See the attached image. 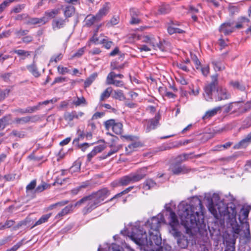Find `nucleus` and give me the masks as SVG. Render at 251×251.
Returning <instances> with one entry per match:
<instances>
[{
    "mask_svg": "<svg viewBox=\"0 0 251 251\" xmlns=\"http://www.w3.org/2000/svg\"><path fill=\"white\" fill-rule=\"evenodd\" d=\"M79 206L80 205H76L75 203V204H69L67 205L56 215L55 219L57 220H60L63 216L72 212L75 207Z\"/></svg>",
    "mask_w": 251,
    "mask_h": 251,
    "instance_id": "nucleus-12",
    "label": "nucleus"
},
{
    "mask_svg": "<svg viewBox=\"0 0 251 251\" xmlns=\"http://www.w3.org/2000/svg\"><path fill=\"white\" fill-rule=\"evenodd\" d=\"M171 10V7L168 4H163L160 5L158 9V14H166L169 13Z\"/></svg>",
    "mask_w": 251,
    "mask_h": 251,
    "instance_id": "nucleus-21",
    "label": "nucleus"
},
{
    "mask_svg": "<svg viewBox=\"0 0 251 251\" xmlns=\"http://www.w3.org/2000/svg\"><path fill=\"white\" fill-rule=\"evenodd\" d=\"M165 42V41H163V42L159 41L158 43H156V48H158L162 51H165L166 49L163 44Z\"/></svg>",
    "mask_w": 251,
    "mask_h": 251,
    "instance_id": "nucleus-60",
    "label": "nucleus"
},
{
    "mask_svg": "<svg viewBox=\"0 0 251 251\" xmlns=\"http://www.w3.org/2000/svg\"><path fill=\"white\" fill-rule=\"evenodd\" d=\"M75 8L73 6L69 5L67 6L64 10V14L66 19L71 17L75 13Z\"/></svg>",
    "mask_w": 251,
    "mask_h": 251,
    "instance_id": "nucleus-23",
    "label": "nucleus"
},
{
    "mask_svg": "<svg viewBox=\"0 0 251 251\" xmlns=\"http://www.w3.org/2000/svg\"><path fill=\"white\" fill-rule=\"evenodd\" d=\"M11 73H6L1 74L0 76L5 82L10 81V77L11 76Z\"/></svg>",
    "mask_w": 251,
    "mask_h": 251,
    "instance_id": "nucleus-53",
    "label": "nucleus"
},
{
    "mask_svg": "<svg viewBox=\"0 0 251 251\" xmlns=\"http://www.w3.org/2000/svg\"><path fill=\"white\" fill-rule=\"evenodd\" d=\"M139 11L137 9L132 8L130 9V14L131 17H138L139 14Z\"/></svg>",
    "mask_w": 251,
    "mask_h": 251,
    "instance_id": "nucleus-62",
    "label": "nucleus"
},
{
    "mask_svg": "<svg viewBox=\"0 0 251 251\" xmlns=\"http://www.w3.org/2000/svg\"><path fill=\"white\" fill-rule=\"evenodd\" d=\"M24 244V240H22L13 246L10 249H8L6 251H16L20 247Z\"/></svg>",
    "mask_w": 251,
    "mask_h": 251,
    "instance_id": "nucleus-51",
    "label": "nucleus"
},
{
    "mask_svg": "<svg viewBox=\"0 0 251 251\" xmlns=\"http://www.w3.org/2000/svg\"><path fill=\"white\" fill-rule=\"evenodd\" d=\"M63 58V54L61 53H59L56 56H52L50 59V62L54 61L57 62L62 59Z\"/></svg>",
    "mask_w": 251,
    "mask_h": 251,
    "instance_id": "nucleus-54",
    "label": "nucleus"
},
{
    "mask_svg": "<svg viewBox=\"0 0 251 251\" xmlns=\"http://www.w3.org/2000/svg\"><path fill=\"white\" fill-rule=\"evenodd\" d=\"M14 123L17 125H24L29 123V116L16 118L15 119Z\"/></svg>",
    "mask_w": 251,
    "mask_h": 251,
    "instance_id": "nucleus-31",
    "label": "nucleus"
},
{
    "mask_svg": "<svg viewBox=\"0 0 251 251\" xmlns=\"http://www.w3.org/2000/svg\"><path fill=\"white\" fill-rule=\"evenodd\" d=\"M165 223V219L162 214L159 213L156 216L152 217L146 223L145 226L149 228V236L148 238L146 231L139 226H131L127 229V234L136 244L139 246H159L162 242L159 233V228L162 224Z\"/></svg>",
    "mask_w": 251,
    "mask_h": 251,
    "instance_id": "nucleus-2",
    "label": "nucleus"
},
{
    "mask_svg": "<svg viewBox=\"0 0 251 251\" xmlns=\"http://www.w3.org/2000/svg\"><path fill=\"white\" fill-rule=\"evenodd\" d=\"M13 51L20 57V60H25L26 58L30 56L32 52L31 51H27L24 50H15Z\"/></svg>",
    "mask_w": 251,
    "mask_h": 251,
    "instance_id": "nucleus-19",
    "label": "nucleus"
},
{
    "mask_svg": "<svg viewBox=\"0 0 251 251\" xmlns=\"http://www.w3.org/2000/svg\"><path fill=\"white\" fill-rule=\"evenodd\" d=\"M15 1H17V0H5L3 1L0 4V13H1L10 3Z\"/></svg>",
    "mask_w": 251,
    "mask_h": 251,
    "instance_id": "nucleus-45",
    "label": "nucleus"
},
{
    "mask_svg": "<svg viewBox=\"0 0 251 251\" xmlns=\"http://www.w3.org/2000/svg\"><path fill=\"white\" fill-rule=\"evenodd\" d=\"M118 63L116 61H112L110 63V67L111 69L120 71L125 68L126 63H124L121 65H118Z\"/></svg>",
    "mask_w": 251,
    "mask_h": 251,
    "instance_id": "nucleus-28",
    "label": "nucleus"
},
{
    "mask_svg": "<svg viewBox=\"0 0 251 251\" xmlns=\"http://www.w3.org/2000/svg\"><path fill=\"white\" fill-rule=\"evenodd\" d=\"M28 18V15L26 13L18 14L15 17V20L17 21H22L23 20H27Z\"/></svg>",
    "mask_w": 251,
    "mask_h": 251,
    "instance_id": "nucleus-52",
    "label": "nucleus"
},
{
    "mask_svg": "<svg viewBox=\"0 0 251 251\" xmlns=\"http://www.w3.org/2000/svg\"><path fill=\"white\" fill-rule=\"evenodd\" d=\"M33 40V37L31 35H27L24 37L22 40L23 43L28 44L31 42Z\"/></svg>",
    "mask_w": 251,
    "mask_h": 251,
    "instance_id": "nucleus-59",
    "label": "nucleus"
},
{
    "mask_svg": "<svg viewBox=\"0 0 251 251\" xmlns=\"http://www.w3.org/2000/svg\"><path fill=\"white\" fill-rule=\"evenodd\" d=\"M190 155V154H187V153H184V154L178 155L176 158V163H180L182 162L187 160L189 158Z\"/></svg>",
    "mask_w": 251,
    "mask_h": 251,
    "instance_id": "nucleus-40",
    "label": "nucleus"
},
{
    "mask_svg": "<svg viewBox=\"0 0 251 251\" xmlns=\"http://www.w3.org/2000/svg\"><path fill=\"white\" fill-rule=\"evenodd\" d=\"M199 10L192 5H190L188 8V13L196 14L199 13Z\"/></svg>",
    "mask_w": 251,
    "mask_h": 251,
    "instance_id": "nucleus-63",
    "label": "nucleus"
},
{
    "mask_svg": "<svg viewBox=\"0 0 251 251\" xmlns=\"http://www.w3.org/2000/svg\"><path fill=\"white\" fill-rule=\"evenodd\" d=\"M105 148V146L104 145H99L97 146H96L93 150L97 153H99L103 151Z\"/></svg>",
    "mask_w": 251,
    "mask_h": 251,
    "instance_id": "nucleus-64",
    "label": "nucleus"
},
{
    "mask_svg": "<svg viewBox=\"0 0 251 251\" xmlns=\"http://www.w3.org/2000/svg\"><path fill=\"white\" fill-rule=\"evenodd\" d=\"M100 44L103 45V47L106 49H109L114 45V43L111 41H108L107 39H103L100 41Z\"/></svg>",
    "mask_w": 251,
    "mask_h": 251,
    "instance_id": "nucleus-39",
    "label": "nucleus"
},
{
    "mask_svg": "<svg viewBox=\"0 0 251 251\" xmlns=\"http://www.w3.org/2000/svg\"><path fill=\"white\" fill-rule=\"evenodd\" d=\"M98 73L97 72H95L91 74L88 77H87L84 83V87L86 88L89 87L98 77Z\"/></svg>",
    "mask_w": 251,
    "mask_h": 251,
    "instance_id": "nucleus-20",
    "label": "nucleus"
},
{
    "mask_svg": "<svg viewBox=\"0 0 251 251\" xmlns=\"http://www.w3.org/2000/svg\"><path fill=\"white\" fill-rule=\"evenodd\" d=\"M133 188V187L131 186V187H129L126 188V189H125L123 191L121 192V193H118V194H116V195H115L112 198H111L110 199V201H112V200H113L114 199H117V198H118L119 197H120L123 194H126L128 193Z\"/></svg>",
    "mask_w": 251,
    "mask_h": 251,
    "instance_id": "nucleus-46",
    "label": "nucleus"
},
{
    "mask_svg": "<svg viewBox=\"0 0 251 251\" xmlns=\"http://www.w3.org/2000/svg\"><path fill=\"white\" fill-rule=\"evenodd\" d=\"M48 22V19L43 17L40 18H31L28 16V18L25 23L26 25H44Z\"/></svg>",
    "mask_w": 251,
    "mask_h": 251,
    "instance_id": "nucleus-10",
    "label": "nucleus"
},
{
    "mask_svg": "<svg viewBox=\"0 0 251 251\" xmlns=\"http://www.w3.org/2000/svg\"><path fill=\"white\" fill-rule=\"evenodd\" d=\"M126 96L128 97H126V95H114L113 98L120 100L124 101L125 104L130 108L135 107L136 104L131 101L132 100V95Z\"/></svg>",
    "mask_w": 251,
    "mask_h": 251,
    "instance_id": "nucleus-11",
    "label": "nucleus"
},
{
    "mask_svg": "<svg viewBox=\"0 0 251 251\" xmlns=\"http://www.w3.org/2000/svg\"><path fill=\"white\" fill-rule=\"evenodd\" d=\"M159 116H156L154 118L149 120L147 124L146 132H150L155 129L159 124Z\"/></svg>",
    "mask_w": 251,
    "mask_h": 251,
    "instance_id": "nucleus-13",
    "label": "nucleus"
},
{
    "mask_svg": "<svg viewBox=\"0 0 251 251\" xmlns=\"http://www.w3.org/2000/svg\"><path fill=\"white\" fill-rule=\"evenodd\" d=\"M221 107H218L207 111L204 114V115L202 117V119L206 120L211 117L214 116V115L217 114L218 111H219Z\"/></svg>",
    "mask_w": 251,
    "mask_h": 251,
    "instance_id": "nucleus-24",
    "label": "nucleus"
},
{
    "mask_svg": "<svg viewBox=\"0 0 251 251\" xmlns=\"http://www.w3.org/2000/svg\"><path fill=\"white\" fill-rule=\"evenodd\" d=\"M60 9H54L51 11L45 12V15L49 18H53L60 13Z\"/></svg>",
    "mask_w": 251,
    "mask_h": 251,
    "instance_id": "nucleus-38",
    "label": "nucleus"
},
{
    "mask_svg": "<svg viewBox=\"0 0 251 251\" xmlns=\"http://www.w3.org/2000/svg\"><path fill=\"white\" fill-rule=\"evenodd\" d=\"M173 205L172 202H170L169 203L166 204L165 205V208L166 211L170 212V216H169V225L170 226H172V224H177L179 223L178 220L177 218V216L175 213L173 211L171 206Z\"/></svg>",
    "mask_w": 251,
    "mask_h": 251,
    "instance_id": "nucleus-9",
    "label": "nucleus"
},
{
    "mask_svg": "<svg viewBox=\"0 0 251 251\" xmlns=\"http://www.w3.org/2000/svg\"><path fill=\"white\" fill-rule=\"evenodd\" d=\"M29 31L28 30H23L20 29L19 31H17L15 33L16 35L18 36L19 37H20L21 36H23L25 35H26L28 33Z\"/></svg>",
    "mask_w": 251,
    "mask_h": 251,
    "instance_id": "nucleus-58",
    "label": "nucleus"
},
{
    "mask_svg": "<svg viewBox=\"0 0 251 251\" xmlns=\"http://www.w3.org/2000/svg\"><path fill=\"white\" fill-rule=\"evenodd\" d=\"M156 183L151 179H147L143 183V188L145 190H150L156 186Z\"/></svg>",
    "mask_w": 251,
    "mask_h": 251,
    "instance_id": "nucleus-25",
    "label": "nucleus"
},
{
    "mask_svg": "<svg viewBox=\"0 0 251 251\" xmlns=\"http://www.w3.org/2000/svg\"><path fill=\"white\" fill-rule=\"evenodd\" d=\"M170 170L174 175H179L188 173L190 169L185 165L176 163L170 166Z\"/></svg>",
    "mask_w": 251,
    "mask_h": 251,
    "instance_id": "nucleus-7",
    "label": "nucleus"
},
{
    "mask_svg": "<svg viewBox=\"0 0 251 251\" xmlns=\"http://www.w3.org/2000/svg\"><path fill=\"white\" fill-rule=\"evenodd\" d=\"M81 164L79 161H75L73 166L70 168L69 171L71 173L79 172L80 170Z\"/></svg>",
    "mask_w": 251,
    "mask_h": 251,
    "instance_id": "nucleus-36",
    "label": "nucleus"
},
{
    "mask_svg": "<svg viewBox=\"0 0 251 251\" xmlns=\"http://www.w3.org/2000/svg\"><path fill=\"white\" fill-rule=\"evenodd\" d=\"M51 214H48L43 215L40 219H39L35 224L33 225L32 227H35L36 226L40 225L43 223H44L48 220L49 218L50 217Z\"/></svg>",
    "mask_w": 251,
    "mask_h": 251,
    "instance_id": "nucleus-32",
    "label": "nucleus"
},
{
    "mask_svg": "<svg viewBox=\"0 0 251 251\" xmlns=\"http://www.w3.org/2000/svg\"><path fill=\"white\" fill-rule=\"evenodd\" d=\"M66 77L59 76L55 77L53 82L51 83V85H54L55 83H60L64 82L66 81Z\"/></svg>",
    "mask_w": 251,
    "mask_h": 251,
    "instance_id": "nucleus-56",
    "label": "nucleus"
},
{
    "mask_svg": "<svg viewBox=\"0 0 251 251\" xmlns=\"http://www.w3.org/2000/svg\"><path fill=\"white\" fill-rule=\"evenodd\" d=\"M147 168L144 167L138 170L135 173H131L121 177L118 182L112 183L113 186L127 185L131 183L137 182L143 178L146 175Z\"/></svg>",
    "mask_w": 251,
    "mask_h": 251,
    "instance_id": "nucleus-5",
    "label": "nucleus"
},
{
    "mask_svg": "<svg viewBox=\"0 0 251 251\" xmlns=\"http://www.w3.org/2000/svg\"><path fill=\"white\" fill-rule=\"evenodd\" d=\"M49 187V184L45 182H42V184L39 185L35 190V193H40L44 190L47 189Z\"/></svg>",
    "mask_w": 251,
    "mask_h": 251,
    "instance_id": "nucleus-43",
    "label": "nucleus"
},
{
    "mask_svg": "<svg viewBox=\"0 0 251 251\" xmlns=\"http://www.w3.org/2000/svg\"><path fill=\"white\" fill-rule=\"evenodd\" d=\"M219 31L223 33L225 35H228L234 31V27L229 28V27L223 26L222 25H221L219 27Z\"/></svg>",
    "mask_w": 251,
    "mask_h": 251,
    "instance_id": "nucleus-37",
    "label": "nucleus"
},
{
    "mask_svg": "<svg viewBox=\"0 0 251 251\" xmlns=\"http://www.w3.org/2000/svg\"><path fill=\"white\" fill-rule=\"evenodd\" d=\"M119 22V17L118 16H114L109 21L106 23V26L108 27H110L112 26L117 25Z\"/></svg>",
    "mask_w": 251,
    "mask_h": 251,
    "instance_id": "nucleus-34",
    "label": "nucleus"
},
{
    "mask_svg": "<svg viewBox=\"0 0 251 251\" xmlns=\"http://www.w3.org/2000/svg\"><path fill=\"white\" fill-rule=\"evenodd\" d=\"M41 117L39 115H34L32 116H29V123H35L40 120Z\"/></svg>",
    "mask_w": 251,
    "mask_h": 251,
    "instance_id": "nucleus-61",
    "label": "nucleus"
},
{
    "mask_svg": "<svg viewBox=\"0 0 251 251\" xmlns=\"http://www.w3.org/2000/svg\"><path fill=\"white\" fill-rule=\"evenodd\" d=\"M108 3H105L96 15L97 19L100 21L104 16H106L109 12L110 8L108 6Z\"/></svg>",
    "mask_w": 251,
    "mask_h": 251,
    "instance_id": "nucleus-17",
    "label": "nucleus"
},
{
    "mask_svg": "<svg viewBox=\"0 0 251 251\" xmlns=\"http://www.w3.org/2000/svg\"><path fill=\"white\" fill-rule=\"evenodd\" d=\"M251 143V132L249 133L247 136L241 140L240 142L241 145H244L245 143Z\"/></svg>",
    "mask_w": 251,
    "mask_h": 251,
    "instance_id": "nucleus-55",
    "label": "nucleus"
},
{
    "mask_svg": "<svg viewBox=\"0 0 251 251\" xmlns=\"http://www.w3.org/2000/svg\"><path fill=\"white\" fill-rule=\"evenodd\" d=\"M230 84L234 88L240 91H244L245 90V86L242 84H241L239 81H231Z\"/></svg>",
    "mask_w": 251,
    "mask_h": 251,
    "instance_id": "nucleus-33",
    "label": "nucleus"
},
{
    "mask_svg": "<svg viewBox=\"0 0 251 251\" xmlns=\"http://www.w3.org/2000/svg\"><path fill=\"white\" fill-rule=\"evenodd\" d=\"M85 50V47L79 49L76 52H75L72 56L71 58H79L84 53Z\"/></svg>",
    "mask_w": 251,
    "mask_h": 251,
    "instance_id": "nucleus-44",
    "label": "nucleus"
},
{
    "mask_svg": "<svg viewBox=\"0 0 251 251\" xmlns=\"http://www.w3.org/2000/svg\"><path fill=\"white\" fill-rule=\"evenodd\" d=\"M106 188H102L92 195L84 197L75 203L76 205L87 204L83 209L84 214H86L98 207L109 195Z\"/></svg>",
    "mask_w": 251,
    "mask_h": 251,
    "instance_id": "nucleus-4",
    "label": "nucleus"
},
{
    "mask_svg": "<svg viewBox=\"0 0 251 251\" xmlns=\"http://www.w3.org/2000/svg\"><path fill=\"white\" fill-rule=\"evenodd\" d=\"M89 16L86 18V24L85 25L87 27L91 26L96 22H99L100 21L97 19V17L96 15H93L90 18L88 19Z\"/></svg>",
    "mask_w": 251,
    "mask_h": 251,
    "instance_id": "nucleus-30",
    "label": "nucleus"
},
{
    "mask_svg": "<svg viewBox=\"0 0 251 251\" xmlns=\"http://www.w3.org/2000/svg\"><path fill=\"white\" fill-rule=\"evenodd\" d=\"M112 130L116 134H121L123 131V125L121 123H115Z\"/></svg>",
    "mask_w": 251,
    "mask_h": 251,
    "instance_id": "nucleus-29",
    "label": "nucleus"
},
{
    "mask_svg": "<svg viewBox=\"0 0 251 251\" xmlns=\"http://www.w3.org/2000/svg\"><path fill=\"white\" fill-rule=\"evenodd\" d=\"M57 100L56 99L53 98L50 100H47L44 101L42 102H39L37 105H35L33 106L30 107H27L26 108V109H27V110H29V112H28L27 113H32L39 110L40 106L41 104L46 105V104L49 103L50 102L53 103L54 102H56Z\"/></svg>",
    "mask_w": 251,
    "mask_h": 251,
    "instance_id": "nucleus-15",
    "label": "nucleus"
},
{
    "mask_svg": "<svg viewBox=\"0 0 251 251\" xmlns=\"http://www.w3.org/2000/svg\"><path fill=\"white\" fill-rule=\"evenodd\" d=\"M250 22V20L247 18L245 17H241L238 19V22L236 24L234 28L240 29L243 27V23H249Z\"/></svg>",
    "mask_w": 251,
    "mask_h": 251,
    "instance_id": "nucleus-27",
    "label": "nucleus"
},
{
    "mask_svg": "<svg viewBox=\"0 0 251 251\" xmlns=\"http://www.w3.org/2000/svg\"><path fill=\"white\" fill-rule=\"evenodd\" d=\"M209 210L216 217L219 215L223 217L224 219L228 220L227 222L229 224L232 229V231L237 234H240L243 237L248 240L251 237L249 224L244 222L248 217L249 210L247 208H242L239 215V220L242 223V228L236 221L237 211L236 207L233 203L226 205L222 201H220V197L218 194H214L211 203L209 205Z\"/></svg>",
    "mask_w": 251,
    "mask_h": 251,
    "instance_id": "nucleus-1",
    "label": "nucleus"
},
{
    "mask_svg": "<svg viewBox=\"0 0 251 251\" xmlns=\"http://www.w3.org/2000/svg\"><path fill=\"white\" fill-rule=\"evenodd\" d=\"M212 82L206 85L204 88V90L206 94H212V93L218 92V78L217 75H213L212 77Z\"/></svg>",
    "mask_w": 251,
    "mask_h": 251,
    "instance_id": "nucleus-8",
    "label": "nucleus"
},
{
    "mask_svg": "<svg viewBox=\"0 0 251 251\" xmlns=\"http://www.w3.org/2000/svg\"><path fill=\"white\" fill-rule=\"evenodd\" d=\"M27 69L31 73V74L35 77H38L40 76V73L38 70L37 67L34 61L30 65L26 66Z\"/></svg>",
    "mask_w": 251,
    "mask_h": 251,
    "instance_id": "nucleus-18",
    "label": "nucleus"
},
{
    "mask_svg": "<svg viewBox=\"0 0 251 251\" xmlns=\"http://www.w3.org/2000/svg\"><path fill=\"white\" fill-rule=\"evenodd\" d=\"M179 226V223L172 225L170 226V233L177 240V243L178 246L182 249H185L188 245V241L187 237L182 235L181 232L178 230Z\"/></svg>",
    "mask_w": 251,
    "mask_h": 251,
    "instance_id": "nucleus-6",
    "label": "nucleus"
},
{
    "mask_svg": "<svg viewBox=\"0 0 251 251\" xmlns=\"http://www.w3.org/2000/svg\"><path fill=\"white\" fill-rule=\"evenodd\" d=\"M202 208L200 200L195 207L185 202L180 203L178 205V215L181 224L187 229L202 228L204 224Z\"/></svg>",
    "mask_w": 251,
    "mask_h": 251,
    "instance_id": "nucleus-3",
    "label": "nucleus"
},
{
    "mask_svg": "<svg viewBox=\"0 0 251 251\" xmlns=\"http://www.w3.org/2000/svg\"><path fill=\"white\" fill-rule=\"evenodd\" d=\"M139 147V143L137 142H133L128 145V146L126 148V151L127 154H130L134 149Z\"/></svg>",
    "mask_w": 251,
    "mask_h": 251,
    "instance_id": "nucleus-35",
    "label": "nucleus"
},
{
    "mask_svg": "<svg viewBox=\"0 0 251 251\" xmlns=\"http://www.w3.org/2000/svg\"><path fill=\"white\" fill-rule=\"evenodd\" d=\"M84 113L82 112H77L75 111H73L72 112L66 113L64 115L65 119L68 121H72L75 119H78L79 117L83 116Z\"/></svg>",
    "mask_w": 251,
    "mask_h": 251,
    "instance_id": "nucleus-16",
    "label": "nucleus"
},
{
    "mask_svg": "<svg viewBox=\"0 0 251 251\" xmlns=\"http://www.w3.org/2000/svg\"><path fill=\"white\" fill-rule=\"evenodd\" d=\"M36 185V181L35 180H33L30 183L26 186V191H30L33 190Z\"/></svg>",
    "mask_w": 251,
    "mask_h": 251,
    "instance_id": "nucleus-57",
    "label": "nucleus"
},
{
    "mask_svg": "<svg viewBox=\"0 0 251 251\" xmlns=\"http://www.w3.org/2000/svg\"><path fill=\"white\" fill-rule=\"evenodd\" d=\"M57 71L58 73L60 75H64L66 73H69L70 72V70L68 68L60 65L57 67Z\"/></svg>",
    "mask_w": 251,
    "mask_h": 251,
    "instance_id": "nucleus-47",
    "label": "nucleus"
},
{
    "mask_svg": "<svg viewBox=\"0 0 251 251\" xmlns=\"http://www.w3.org/2000/svg\"><path fill=\"white\" fill-rule=\"evenodd\" d=\"M11 121V115H7L0 119V130L4 129L6 126L9 124Z\"/></svg>",
    "mask_w": 251,
    "mask_h": 251,
    "instance_id": "nucleus-22",
    "label": "nucleus"
},
{
    "mask_svg": "<svg viewBox=\"0 0 251 251\" xmlns=\"http://www.w3.org/2000/svg\"><path fill=\"white\" fill-rule=\"evenodd\" d=\"M11 134L15 137H17L20 138H23L25 137V134L24 131H20L14 130L11 133Z\"/></svg>",
    "mask_w": 251,
    "mask_h": 251,
    "instance_id": "nucleus-48",
    "label": "nucleus"
},
{
    "mask_svg": "<svg viewBox=\"0 0 251 251\" xmlns=\"http://www.w3.org/2000/svg\"><path fill=\"white\" fill-rule=\"evenodd\" d=\"M15 222L12 220H7L4 224H0V229L9 228L13 226Z\"/></svg>",
    "mask_w": 251,
    "mask_h": 251,
    "instance_id": "nucleus-42",
    "label": "nucleus"
},
{
    "mask_svg": "<svg viewBox=\"0 0 251 251\" xmlns=\"http://www.w3.org/2000/svg\"><path fill=\"white\" fill-rule=\"evenodd\" d=\"M73 103L76 106H78L82 105H86L87 104L86 101L83 97H76L73 101Z\"/></svg>",
    "mask_w": 251,
    "mask_h": 251,
    "instance_id": "nucleus-26",
    "label": "nucleus"
},
{
    "mask_svg": "<svg viewBox=\"0 0 251 251\" xmlns=\"http://www.w3.org/2000/svg\"><path fill=\"white\" fill-rule=\"evenodd\" d=\"M191 57L192 61L195 64L196 68L198 70L200 68V66H201V63L199 60L197 56L195 54L191 53Z\"/></svg>",
    "mask_w": 251,
    "mask_h": 251,
    "instance_id": "nucleus-41",
    "label": "nucleus"
},
{
    "mask_svg": "<svg viewBox=\"0 0 251 251\" xmlns=\"http://www.w3.org/2000/svg\"><path fill=\"white\" fill-rule=\"evenodd\" d=\"M115 123V121L113 119L106 121L104 123L105 128L107 130H109L110 129H112L113 125H114Z\"/></svg>",
    "mask_w": 251,
    "mask_h": 251,
    "instance_id": "nucleus-49",
    "label": "nucleus"
},
{
    "mask_svg": "<svg viewBox=\"0 0 251 251\" xmlns=\"http://www.w3.org/2000/svg\"><path fill=\"white\" fill-rule=\"evenodd\" d=\"M69 21L68 20L65 19L59 18L54 19L52 22V27L54 30L59 29L65 26L66 23Z\"/></svg>",
    "mask_w": 251,
    "mask_h": 251,
    "instance_id": "nucleus-14",
    "label": "nucleus"
},
{
    "mask_svg": "<svg viewBox=\"0 0 251 251\" xmlns=\"http://www.w3.org/2000/svg\"><path fill=\"white\" fill-rule=\"evenodd\" d=\"M25 4H18L13 8L11 11V13H20L25 8Z\"/></svg>",
    "mask_w": 251,
    "mask_h": 251,
    "instance_id": "nucleus-50",
    "label": "nucleus"
}]
</instances>
